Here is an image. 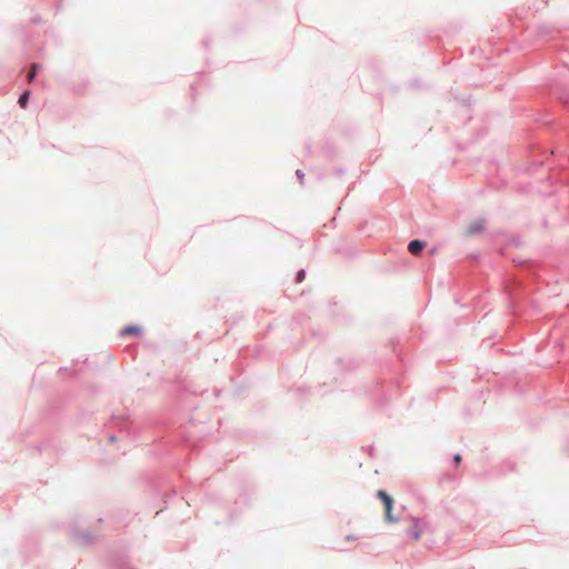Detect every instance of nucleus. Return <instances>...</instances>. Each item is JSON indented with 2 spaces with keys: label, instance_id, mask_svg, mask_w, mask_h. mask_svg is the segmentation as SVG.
I'll use <instances>...</instances> for the list:
<instances>
[{
  "label": "nucleus",
  "instance_id": "obj_1",
  "mask_svg": "<svg viewBox=\"0 0 569 569\" xmlns=\"http://www.w3.org/2000/svg\"><path fill=\"white\" fill-rule=\"evenodd\" d=\"M378 498L382 501L385 506V517L388 522H395L396 519L391 515L393 499L383 490H378Z\"/></svg>",
  "mask_w": 569,
  "mask_h": 569
},
{
  "label": "nucleus",
  "instance_id": "obj_2",
  "mask_svg": "<svg viewBox=\"0 0 569 569\" xmlns=\"http://www.w3.org/2000/svg\"><path fill=\"white\" fill-rule=\"evenodd\" d=\"M422 530L423 528L420 521L418 519H412L411 525L408 529V533L410 535V537L416 541L419 540L421 538Z\"/></svg>",
  "mask_w": 569,
  "mask_h": 569
},
{
  "label": "nucleus",
  "instance_id": "obj_3",
  "mask_svg": "<svg viewBox=\"0 0 569 569\" xmlns=\"http://www.w3.org/2000/svg\"><path fill=\"white\" fill-rule=\"evenodd\" d=\"M426 247V242L421 240H412L409 242L408 250L412 254H419Z\"/></svg>",
  "mask_w": 569,
  "mask_h": 569
},
{
  "label": "nucleus",
  "instance_id": "obj_4",
  "mask_svg": "<svg viewBox=\"0 0 569 569\" xmlns=\"http://www.w3.org/2000/svg\"><path fill=\"white\" fill-rule=\"evenodd\" d=\"M485 227V223L482 220L475 221L468 226V233L475 234L477 232H480Z\"/></svg>",
  "mask_w": 569,
  "mask_h": 569
},
{
  "label": "nucleus",
  "instance_id": "obj_5",
  "mask_svg": "<svg viewBox=\"0 0 569 569\" xmlns=\"http://www.w3.org/2000/svg\"><path fill=\"white\" fill-rule=\"evenodd\" d=\"M141 329L138 326H128L121 330L122 336L139 335Z\"/></svg>",
  "mask_w": 569,
  "mask_h": 569
},
{
  "label": "nucleus",
  "instance_id": "obj_6",
  "mask_svg": "<svg viewBox=\"0 0 569 569\" xmlns=\"http://www.w3.org/2000/svg\"><path fill=\"white\" fill-rule=\"evenodd\" d=\"M30 91H26L20 98H19V104L21 108H26L28 104Z\"/></svg>",
  "mask_w": 569,
  "mask_h": 569
},
{
  "label": "nucleus",
  "instance_id": "obj_7",
  "mask_svg": "<svg viewBox=\"0 0 569 569\" xmlns=\"http://www.w3.org/2000/svg\"><path fill=\"white\" fill-rule=\"evenodd\" d=\"M38 68H39V66H38L37 63H33V64L31 66V69H30V71H29V73H28V81H29V82H31V81L34 79V77H36V74H37V70H38Z\"/></svg>",
  "mask_w": 569,
  "mask_h": 569
},
{
  "label": "nucleus",
  "instance_id": "obj_8",
  "mask_svg": "<svg viewBox=\"0 0 569 569\" xmlns=\"http://www.w3.org/2000/svg\"><path fill=\"white\" fill-rule=\"evenodd\" d=\"M303 278H305V271L301 270V271H299L298 277H297L298 282L302 281Z\"/></svg>",
  "mask_w": 569,
  "mask_h": 569
},
{
  "label": "nucleus",
  "instance_id": "obj_9",
  "mask_svg": "<svg viewBox=\"0 0 569 569\" xmlns=\"http://www.w3.org/2000/svg\"><path fill=\"white\" fill-rule=\"evenodd\" d=\"M453 461H455L456 466H458L461 462V456L460 455H456L453 457Z\"/></svg>",
  "mask_w": 569,
  "mask_h": 569
},
{
  "label": "nucleus",
  "instance_id": "obj_10",
  "mask_svg": "<svg viewBox=\"0 0 569 569\" xmlns=\"http://www.w3.org/2000/svg\"><path fill=\"white\" fill-rule=\"evenodd\" d=\"M298 176L302 179L303 174L300 171H297Z\"/></svg>",
  "mask_w": 569,
  "mask_h": 569
}]
</instances>
